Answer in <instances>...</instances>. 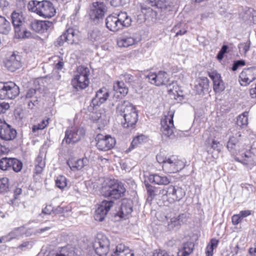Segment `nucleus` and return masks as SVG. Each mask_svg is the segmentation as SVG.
Listing matches in <instances>:
<instances>
[{"instance_id": "obj_1", "label": "nucleus", "mask_w": 256, "mask_h": 256, "mask_svg": "<svg viewBox=\"0 0 256 256\" xmlns=\"http://www.w3.org/2000/svg\"><path fill=\"white\" fill-rule=\"evenodd\" d=\"M116 112L118 115L122 116V124L124 128H132L138 122V112L128 101H121L116 107Z\"/></svg>"}, {"instance_id": "obj_2", "label": "nucleus", "mask_w": 256, "mask_h": 256, "mask_svg": "<svg viewBox=\"0 0 256 256\" xmlns=\"http://www.w3.org/2000/svg\"><path fill=\"white\" fill-rule=\"evenodd\" d=\"M28 8L29 10L46 18H50L56 14V10L53 4L48 0H31L29 2Z\"/></svg>"}, {"instance_id": "obj_3", "label": "nucleus", "mask_w": 256, "mask_h": 256, "mask_svg": "<svg viewBox=\"0 0 256 256\" xmlns=\"http://www.w3.org/2000/svg\"><path fill=\"white\" fill-rule=\"evenodd\" d=\"M126 189L124 184L118 180H111L103 187V195L105 197L118 200L124 196Z\"/></svg>"}, {"instance_id": "obj_4", "label": "nucleus", "mask_w": 256, "mask_h": 256, "mask_svg": "<svg viewBox=\"0 0 256 256\" xmlns=\"http://www.w3.org/2000/svg\"><path fill=\"white\" fill-rule=\"evenodd\" d=\"M78 74L72 80V86L76 90L84 89L89 84L88 76L90 74L89 69L84 66H79L77 68Z\"/></svg>"}, {"instance_id": "obj_5", "label": "nucleus", "mask_w": 256, "mask_h": 256, "mask_svg": "<svg viewBox=\"0 0 256 256\" xmlns=\"http://www.w3.org/2000/svg\"><path fill=\"white\" fill-rule=\"evenodd\" d=\"M110 242L108 238L102 234H98L93 244L95 252L99 256H106L110 250Z\"/></svg>"}, {"instance_id": "obj_6", "label": "nucleus", "mask_w": 256, "mask_h": 256, "mask_svg": "<svg viewBox=\"0 0 256 256\" xmlns=\"http://www.w3.org/2000/svg\"><path fill=\"white\" fill-rule=\"evenodd\" d=\"M145 78L152 84L156 86L170 84L168 74L165 72L160 71L158 73L150 72L145 75Z\"/></svg>"}, {"instance_id": "obj_7", "label": "nucleus", "mask_w": 256, "mask_h": 256, "mask_svg": "<svg viewBox=\"0 0 256 256\" xmlns=\"http://www.w3.org/2000/svg\"><path fill=\"white\" fill-rule=\"evenodd\" d=\"M160 192L162 195L166 196L170 202L180 201L186 194L183 188L173 186H170L166 188H163L160 190Z\"/></svg>"}, {"instance_id": "obj_8", "label": "nucleus", "mask_w": 256, "mask_h": 256, "mask_svg": "<svg viewBox=\"0 0 256 256\" xmlns=\"http://www.w3.org/2000/svg\"><path fill=\"white\" fill-rule=\"evenodd\" d=\"M85 134L83 128L78 127L68 128L65 132V136L62 142L66 144H74L78 142Z\"/></svg>"}, {"instance_id": "obj_9", "label": "nucleus", "mask_w": 256, "mask_h": 256, "mask_svg": "<svg viewBox=\"0 0 256 256\" xmlns=\"http://www.w3.org/2000/svg\"><path fill=\"white\" fill-rule=\"evenodd\" d=\"M163 166V170L166 172L176 173L185 167V163L174 156L168 157L167 162Z\"/></svg>"}, {"instance_id": "obj_10", "label": "nucleus", "mask_w": 256, "mask_h": 256, "mask_svg": "<svg viewBox=\"0 0 256 256\" xmlns=\"http://www.w3.org/2000/svg\"><path fill=\"white\" fill-rule=\"evenodd\" d=\"M96 146L101 151H106L110 150L115 146L116 141L114 138L110 135L104 136L98 134L96 138Z\"/></svg>"}, {"instance_id": "obj_11", "label": "nucleus", "mask_w": 256, "mask_h": 256, "mask_svg": "<svg viewBox=\"0 0 256 256\" xmlns=\"http://www.w3.org/2000/svg\"><path fill=\"white\" fill-rule=\"evenodd\" d=\"M5 65L11 72L20 68L22 66V62L20 53L16 51L10 52L6 57Z\"/></svg>"}, {"instance_id": "obj_12", "label": "nucleus", "mask_w": 256, "mask_h": 256, "mask_svg": "<svg viewBox=\"0 0 256 256\" xmlns=\"http://www.w3.org/2000/svg\"><path fill=\"white\" fill-rule=\"evenodd\" d=\"M106 11V6L103 2H96L90 6L88 14L92 20L98 22L103 18Z\"/></svg>"}, {"instance_id": "obj_13", "label": "nucleus", "mask_w": 256, "mask_h": 256, "mask_svg": "<svg viewBox=\"0 0 256 256\" xmlns=\"http://www.w3.org/2000/svg\"><path fill=\"white\" fill-rule=\"evenodd\" d=\"M174 112H168V114L161 120V132L166 137H170L174 134V129L173 117Z\"/></svg>"}, {"instance_id": "obj_14", "label": "nucleus", "mask_w": 256, "mask_h": 256, "mask_svg": "<svg viewBox=\"0 0 256 256\" xmlns=\"http://www.w3.org/2000/svg\"><path fill=\"white\" fill-rule=\"evenodd\" d=\"M256 79V66L244 68L239 75V82L242 86H246Z\"/></svg>"}, {"instance_id": "obj_15", "label": "nucleus", "mask_w": 256, "mask_h": 256, "mask_svg": "<svg viewBox=\"0 0 256 256\" xmlns=\"http://www.w3.org/2000/svg\"><path fill=\"white\" fill-rule=\"evenodd\" d=\"M114 202L112 200H103L99 204L98 208L95 210L94 218L98 222L103 221L108 212L113 206Z\"/></svg>"}, {"instance_id": "obj_16", "label": "nucleus", "mask_w": 256, "mask_h": 256, "mask_svg": "<svg viewBox=\"0 0 256 256\" xmlns=\"http://www.w3.org/2000/svg\"><path fill=\"white\" fill-rule=\"evenodd\" d=\"M78 38V31L73 28H68L60 36L56 43V46H62L65 42L69 44H73Z\"/></svg>"}, {"instance_id": "obj_17", "label": "nucleus", "mask_w": 256, "mask_h": 256, "mask_svg": "<svg viewBox=\"0 0 256 256\" xmlns=\"http://www.w3.org/2000/svg\"><path fill=\"white\" fill-rule=\"evenodd\" d=\"M16 136V130L10 125L0 121V138L4 140H14Z\"/></svg>"}, {"instance_id": "obj_18", "label": "nucleus", "mask_w": 256, "mask_h": 256, "mask_svg": "<svg viewBox=\"0 0 256 256\" xmlns=\"http://www.w3.org/2000/svg\"><path fill=\"white\" fill-rule=\"evenodd\" d=\"M235 160L242 163L250 168L256 165V156L249 152L242 153L240 157L236 156Z\"/></svg>"}, {"instance_id": "obj_19", "label": "nucleus", "mask_w": 256, "mask_h": 256, "mask_svg": "<svg viewBox=\"0 0 256 256\" xmlns=\"http://www.w3.org/2000/svg\"><path fill=\"white\" fill-rule=\"evenodd\" d=\"M108 90L102 88L100 89L96 94L95 96L92 100V104L93 106H98L104 103L109 96Z\"/></svg>"}, {"instance_id": "obj_20", "label": "nucleus", "mask_w": 256, "mask_h": 256, "mask_svg": "<svg viewBox=\"0 0 256 256\" xmlns=\"http://www.w3.org/2000/svg\"><path fill=\"white\" fill-rule=\"evenodd\" d=\"M240 136V132H236L234 136H230L227 143L228 149L233 154H237V151L239 152L240 140L238 138Z\"/></svg>"}, {"instance_id": "obj_21", "label": "nucleus", "mask_w": 256, "mask_h": 256, "mask_svg": "<svg viewBox=\"0 0 256 256\" xmlns=\"http://www.w3.org/2000/svg\"><path fill=\"white\" fill-rule=\"evenodd\" d=\"M209 76L213 81L214 90L216 92H220L223 91L224 88V84L221 79L220 75L216 72H209Z\"/></svg>"}, {"instance_id": "obj_22", "label": "nucleus", "mask_w": 256, "mask_h": 256, "mask_svg": "<svg viewBox=\"0 0 256 256\" xmlns=\"http://www.w3.org/2000/svg\"><path fill=\"white\" fill-rule=\"evenodd\" d=\"M136 43V40L134 36L128 34H124L117 40V44L120 48H128Z\"/></svg>"}, {"instance_id": "obj_23", "label": "nucleus", "mask_w": 256, "mask_h": 256, "mask_svg": "<svg viewBox=\"0 0 256 256\" xmlns=\"http://www.w3.org/2000/svg\"><path fill=\"white\" fill-rule=\"evenodd\" d=\"M148 179L150 182L158 185L166 186L168 184L171 182L170 176L160 175L156 174H150Z\"/></svg>"}, {"instance_id": "obj_24", "label": "nucleus", "mask_w": 256, "mask_h": 256, "mask_svg": "<svg viewBox=\"0 0 256 256\" xmlns=\"http://www.w3.org/2000/svg\"><path fill=\"white\" fill-rule=\"evenodd\" d=\"M106 27L112 32H117L122 29L116 15H110L106 20Z\"/></svg>"}, {"instance_id": "obj_25", "label": "nucleus", "mask_w": 256, "mask_h": 256, "mask_svg": "<svg viewBox=\"0 0 256 256\" xmlns=\"http://www.w3.org/2000/svg\"><path fill=\"white\" fill-rule=\"evenodd\" d=\"M89 162L88 160L86 158H82L69 160L67 162L68 165L70 168L74 171L76 170H80L85 166L88 165Z\"/></svg>"}, {"instance_id": "obj_26", "label": "nucleus", "mask_w": 256, "mask_h": 256, "mask_svg": "<svg viewBox=\"0 0 256 256\" xmlns=\"http://www.w3.org/2000/svg\"><path fill=\"white\" fill-rule=\"evenodd\" d=\"M4 88L6 89L8 98L13 99L20 93L19 87L12 82L4 83Z\"/></svg>"}, {"instance_id": "obj_27", "label": "nucleus", "mask_w": 256, "mask_h": 256, "mask_svg": "<svg viewBox=\"0 0 256 256\" xmlns=\"http://www.w3.org/2000/svg\"><path fill=\"white\" fill-rule=\"evenodd\" d=\"M112 256H134V254L124 244H120L112 250Z\"/></svg>"}, {"instance_id": "obj_28", "label": "nucleus", "mask_w": 256, "mask_h": 256, "mask_svg": "<svg viewBox=\"0 0 256 256\" xmlns=\"http://www.w3.org/2000/svg\"><path fill=\"white\" fill-rule=\"evenodd\" d=\"M52 22L48 20L37 21L32 24L33 29L39 32H43L48 30L52 26Z\"/></svg>"}, {"instance_id": "obj_29", "label": "nucleus", "mask_w": 256, "mask_h": 256, "mask_svg": "<svg viewBox=\"0 0 256 256\" xmlns=\"http://www.w3.org/2000/svg\"><path fill=\"white\" fill-rule=\"evenodd\" d=\"M24 228L18 227L14 228L7 235L3 236L4 242H8L14 239H18L22 236L24 234Z\"/></svg>"}, {"instance_id": "obj_30", "label": "nucleus", "mask_w": 256, "mask_h": 256, "mask_svg": "<svg viewBox=\"0 0 256 256\" xmlns=\"http://www.w3.org/2000/svg\"><path fill=\"white\" fill-rule=\"evenodd\" d=\"M132 211V202L130 200H123L120 207V217L124 218Z\"/></svg>"}, {"instance_id": "obj_31", "label": "nucleus", "mask_w": 256, "mask_h": 256, "mask_svg": "<svg viewBox=\"0 0 256 256\" xmlns=\"http://www.w3.org/2000/svg\"><path fill=\"white\" fill-rule=\"evenodd\" d=\"M88 38L92 42L100 44L104 40L102 32L98 29H94L88 34Z\"/></svg>"}, {"instance_id": "obj_32", "label": "nucleus", "mask_w": 256, "mask_h": 256, "mask_svg": "<svg viewBox=\"0 0 256 256\" xmlns=\"http://www.w3.org/2000/svg\"><path fill=\"white\" fill-rule=\"evenodd\" d=\"M15 32V36L18 38L24 39L31 36V32L28 31L25 27L24 24L22 26L14 27Z\"/></svg>"}, {"instance_id": "obj_33", "label": "nucleus", "mask_w": 256, "mask_h": 256, "mask_svg": "<svg viewBox=\"0 0 256 256\" xmlns=\"http://www.w3.org/2000/svg\"><path fill=\"white\" fill-rule=\"evenodd\" d=\"M194 244L192 242L184 243L178 252V256H188L193 251Z\"/></svg>"}, {"instance_id": "obj_34", "label": "nucleus", "mask_w": 256, "mask_h": 256, "mask_svg": "<svg viewBox=\"0 0 256 256\" xmlns=\"http://www.w3.org/2000/svg\"><path fill=\"white\" fill-rule=\"evenodd\" d=\"M118 20V22L124 27H128L131 24V18L127 14L126 12H121L118 14H116Z\"/></svg>"}, {"instance_id": "obj_35", "label": "nucleus", "mask_w": 256, "mask_h": 256, "mask_svg": "<svg viewBox=\"0 0 256 256\" xmlns=\"http://www.w3.org/2000/svg\"><path fill=\"white\" fill-rule=\"evenodd\" d=\"M11 17L14 27L22 26V24H24V18L21 12H14L12 14Z\"/></svg>"}, {"instance_id": "obj_36", "label": "nucleus", "mask_w": 256, "mask_h": 256, "mask_svg": "<svg viewBox=\"0 0 256 256\" xmlns=\"http://www.w3.org/2000/svg\"><path fill=\"white\" fill-rule=\"evenodd\" d=\"M113 88L114 91L119 92L122 96L126 95L128 92V88L123 82L118 81L114 84Z\"/></svg>"}, {"instance_id": "obj_37", "label": "nucleus", "mask_w": 256, "mask_h": 256, "mask_svg": "<svg viewBox=\"0 0 256 256\" xmlns=\"http://www.w3.org/2000/svg\"><path fill=\"white\" fill-rule=\"evenodd\" d=\"M185 218L184 214H180L176 217L172 218L170 219L168 222V226L170 228H178L183 223L182 220Z\"/></svg>"}, {"instance_id": "obj_38", "label": "nucleus", "mask_w": 256, "mask_h": 256, "mask_svg": "<svg viewBox=\"0 0 256 256\" xmlns=\"http://www.w3.org/2000/svg\"><path fill=\"white\" fill-rule=\"evenodd\" d=\"M46 162L42 156L38 155L35 160V173L36 174H40L45 167Z\"/></svg>"}, {"instance_id": "obj_39", "label": "nucleus", "mask_w": 256, "mask_h": 256, "mask_svg": "<svg viewBox=\"0 0 256 256\" xmlns=\"http://www.w3.org/2000/svg\"><path fill=\"white\" fill-rule=\"evenodd\" d=\"M48 256H77L72 248H64L59 252Z\"/></svg>"}, {"instance_id": "obj_40", "label": "nucleus", "mask_w": 256, "mask_h": 256, "mask_svg": "<svg viewBox=\"0 0 256 256\" xmlns=\"http://www.w3.org/2000/svg\"><path fill=\"white\" fill-rule=\"evenodd\" d=\"M219 241L216 238L211 239L206 248V256H212L214 250L218 246Z\"/></svg>"}, {"instance_id": "obj_41", "label": "nucleus", "mask_w": 256, "mask_h": 256, "mask_svg": "<svg viewBox=\"0 0 256 256\" xmlns=\"http://www.w3.org/2000/svg\"><path fill=\"white\" fill-rule=\"evenodd\" d=\"M22 162L15 158H11L10 169H12L16 172H20L22 168Z\"/></svg>"}, {"instance_id": "obj_42", "label": "nucleus", "mask_w": 256, "mask_h": 256, "mask_svg": "<svg viewBox=\"0 0 256 256\" xmlns=\"http://www.w3.org/2000/svg\"><path fill=\"white\" fill-rule=\"evenodd\" d=\"M148 2L151 6L161 9L166 8L169 5L168 0H148Z\"/></svg>"}, {"instance_id": "obj_43", "label": "nucleus", "mask_w": 256, "mask_h": 256, "mask_svg": "<svg viewBox=\"0 0 256 256\" xmlns=\"http://www.w3.org/2000/svg\"><path fill=\"white\" fill-rule=\"evenodd\" d=\"M248 112H246L240 114L237 118L236 124L240 127L246 126L248 124Z\"/></svg>"}, {"instance_id": "obj_44", "label": "nucleus", "mask_w": 256, "mask_h": 256, "mask_svg": "<svg viewBox=\"0 0 256 256\" xmlns=\"http://www.w3.org/2000/svg\"><path fill=\"white\" fill-rule=\"evenodd\" d=\"M56 186L60 189H64L67 185V180L65 176H59L56 180Z\"/></svg>"}, {"instance_id": "obj_45", "label": "nucleus", "mask_w": 256, "mask_h": 256, "mask_svg": "<svg viewBox=\"0 0 256 256\" xmlns=\"http://www.w3.org/2000/svg\"><path fill=\"white\" fill-rule=\"evenodd\" d=\"M146 137L143 134L134 138L131 143V147L132 148H134L136 146H137L138 144H142L144 142L146 141Z\"/></svg>"}, {"instance_id": "obj_46", "label": "nucleus", "mask_w": 256, "mask_h": 256, "mask_svg": "<svg viewBox=\"0 0 256 256\" xmlns=\"http://www.w3.org/2000/svg\"><path fill=\"white\" fill-rule=\"evenodd\" d=\"M8 181L7 178H0V194L6 192L8 190Z\"/></svg>"}, {"instance_id": "obj_47", "label": "nucleus", "mask_w": 256, "mask_h": 256, "mask_svg": "<svg viewBox=\"0 0 256 256\" xmlns=\"http://www.w3.org/2000/svg\"><path fill=\"white\" fill-rule=\"evenodd\" d=\"M11 158H3L0 160V168L3 170H10Z\"/></svg>"}, {"instance_id": "obj_48", "label": "nucleus", "mask_w": 256, "mask_h": 256, "mask_svg": "<svg viewBox=\"0 0 256 256\" xmlns=\"http://www.w3.org/2000/svg\"><path fill=\"white\" fill-rule=\"evenodd\" d=\"M147 190L148 196L152 198H154L156 196V192L158 188L148 184H145Z\"/></svg>"}, {"instance_id": "obj_49", "label": "nucleus", "mask_w": 256, "mask_h": 256, "mask_svg": "<svg viewBox=\"0 0 256 256\" xmlns=\"http://www.w3.org/2000/svg\"><path fill=\"white\" fill-rule=\"evenodd\" d=\"M11 30V26L9 22L6 20V22L0 26V33L7 34Z\"/></svg>"}, {"instance_id": "obj_50", "label": "nucleus", "mask_w": 256, "mask_h": 256, "mask_svg": "<svg viewBox=\"0 0 256 256\" xmlns=\"http://www.w3.org/2000/svg\"><path fill=\"white\" fill-rule=\"evenodd\" d=\"M94 114L96 116H92L94 120L96 121L98 123H102L104 126L107 124V120L102 118V116L100 113L96 112Z\"/></svg>"}, {"instance_id": "obj_51", "label": "nucleus", "mask_w": 256, "mask_h": 256, "mask_svg": "<svg viewBox=\"0 0 256 256\" xmlns=\"http://www.w3.org/2000/svg\"><path fill=\"white\" fill-rule=\"evenodd\" d=\"M32 243L30 242H24L22 244L19 245L18 247V249H20L21 250L24 251L26 250L30 249L32 248Z\"/></svg>"}, {"instance_id": "obj_52", "label": "nucleus", "mask_w": 256, "mask_h": 256, "mask_svg": "<svg viewBox=\"0 0 256 256\" xmlns=\"http://www.w3.org/2000/svg\"><path fill=\"white\" fill-rule=\"evenodd\" d=\"M246 65L245 60H240L234 61L232 66V71H236L238 70V68L240 66H242Z\"/></svg>"}, {"instance_id": "obj_53", "label": "nucleus", "mask_w": 256, "mask_h": 256, "mask_svg": "<svg viewBox=\"0 0 256 256\" xmlns=\"http://www.w3.org/2000/svg\"><path fill=\"white\" fill-rule=\"evenodd\" d=\"M4 83L0 82V99L8 98L6 89L4 88Z\"/></svg>"}, {"instance_id": "obj_54", "label": "nucleus", "mask_w": 256, "mask_h": 256, "mask_svg": "<svg viewBox=\"0 0 256 256\" xmlns=\"http://www.w3.org/2000/svg\"><path fill=\"white\" fill-rule=\"evenodd\" d=\"M228 48V46L226 45H224L222 46L216 56L218 60H222L223 58L224 55L225 53L226 52Z\"/></svg>"}, {"instance_id": "obj_55", "label": "nucleus", "mask_w": 256, "mask_h": 256, "mask_svg": "<svg viewBox=\"0 0 256 256\" xmlns=\"http://www.w3.org/2000/svg\"><path fill=\"white\" fill-rule=\"evenodd\" d=\"M168 158V157H166L161 154L156 156V160L160 164H162V166H164V164H166L165 162H167Z\"/></svg>"}, {"instance_id": "obj_56", "label": "nucleus", "mask_w": 256, "mask_h": 256, "mask_svg": "<svg viewBox=\"0 0 256 256\" xmlns=\"http://www.w3.org/2000/svg\"><path fill=\"white\" fill-rule=\"evenodd\" d=\"M10 108V104L8 102H2L0 103V114L5 113Z\"/></svg>"}, {"instance_id": "obj_57", "label": "nucleus", "mask_w": 256, "mask_h": 256, "mask_svg": "<svg viewBox=\"0 0 256 256\" xmlns=\"http://www.w3.org/2000/svg\"><path fill=\"white\" fill-rule=\"evenodd\" d=\"M232 222L234 225H237L242 222V219L238 214H234L232 217Z\"/></svg>"}, {"instance_id": "obj_58", "label": "nucleus", "mask_w": 256, "mask_h": 256, "mask_svg": "<svg viewBox=\"0 0 256 256\" xmlns=\"http://www.w3.org/2000/svg\"><path fill=\"white\" fill-rule=\"evenodd\" d=\"M48 124V120H43L40 124H39L37 126H34L33 128L34 130L36 128L37 130H42L46 127Z\"/></svg>"}, {"instance_id": "obj_59", "label": "nucleus", "mask_w": 256, "mask_h": 256, "mask_svg": "<svg viewBox=\"0 0 256 256\" xmlns=\"http://www.w3.org/2000/svg\"><path fill=\"white\" fill-rule=\"evenodd\" d=\"M54 211V208L51 205L46 206L42 210V214H50L51 212Z\"/></svg>"}, {"instance_id": "obj_60", "label": "nucleus", "mask_w": 256, "mask_h": 256, "mask_svg": "<svg viewBox=\"0 0 256 256\" xmlns=\"http://www.w3.org/2000/svg\"><path fill=\"white\" fill-rule=\"evenodd\" d=\"M252 214L251 210H242L240 211L239 214L238 216H240V218H241L242 220L248 216H250Z\"/></svg>"}, {"instance_id": "obj_61", "label": "nucleus", "mask_w": 256, "mask_h": 256, "mask_svg": "<svg viewBox=\"0 0 256 256\" xmlns=\"http://www.w3.org/2000/svg\"><path fill=\"white\" fill-rule=\"evenodd\" d=\"M36 90L34 88H30L28 90L26 95V98H31L36 94Z\"/></svg>"}, {"instance_id": "obj_62", "label": "nucleus", "mask_w": 256, "mask_h": 256, "mask_svg": "<svg viewBox=\"0 0 256 256\" xmlns=\"http://www.w3.org/2000/svg\"><path fill=\"white\" fill-rule=\"evenodd\" d=\"M211 147L214 150H216L218 151H220V143L216 140H213L211 144Z\"/></svg>"}, {"instance_id": "obj_63", "label": "nucleus", "mask_w": 256, "mask_h": 256, "mask_svg": "<svg viewBox=\"0 0 256 256\" xmlns=\"http://www.w3.org/2000/svg\"><path fill=\"white\" fill-rule=\"evenodd\" d=\"M122 78H123V80L128 83L132 82L134 80V76L132 75L128 74H124L122 76Z\"/></svg>"}, {"instance_id": "obj_64", "label": "nucleus", "mask_w": 256, "mask_h": 256, "mask_svg": "<svg viewBox=\"0 0 256 256\" xmlns=\"http://www.w3.org/2000/svg\"><path fill=\"white\" fill-rule=\"evenodd\" d=\"M67 212V210L64 207L61 206H58L54 210V212L56 214H60L64 212Z\"/></svg>"}]
</instances>
